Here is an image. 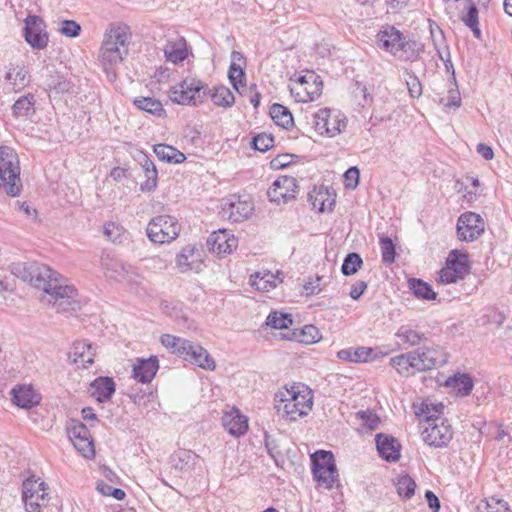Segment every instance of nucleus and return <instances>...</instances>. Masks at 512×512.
<instances>
[{"instance_id":"obj_1","label":"nucleus","mask_w":512,"mask_h":512,"mask_svg":"<svg viewBox=\"0 0 512 512\" xmlns=\"http://www.w3.org/2000/svg\"><path fill=\"white\" fill-rule=\"evenodd\" d=\"M130 39V28L126 25L113 26L105 32L100 49V58L107 73V66L121 63L128 54Z\"/></svg>"},{"instance_id":"obj_2","label":"nucleus","mask_w":512,"mask_h":512,"mask_svg":"<svg viewBox=\"0 0 512 512\" xmlns=\"http://www.w3.org/2000/svg\"><path fill=\"white\" fill-rule=\"evenodd\" d=\"M274 408L278 415L295 421L311 411L312 397L310 392H300L295 387L286 388L275 395Z\"/></svg>"},{"instance_id":"obj_3","label":"nucleus","mask_w":512,"mask_h":512,"mask_svg":"<svg viewBox=\"0 0 512 512\" xmlns=\"http://www.w3.org/2000/svg\"><path fill=\"white\" fill-rule=\"evenodd\" d=\"M10 197L21 194L23 185L20 179L18 156L7 146L0 147V186Z\"/></svg>"},{"instance_id":"obj_4","label":"nucleus","mask_w":512,"mask_h":512,"mask_svg":"<svg viewBox=\"0 0 512 512\" xmlns=\"http://www.w3.org/2000/svg\"><path fill=\"white\" fill-rule=\"evenodd\" d=\"M313 479L318 486L332 489L338 481V471L334 455L330 451L319 450L311 455Z\"/></svg>"},{"instance_id":"obj_5","label":"nucleus","mask_w":512,"mask_h":512,"mask_svg":"<svg viewBox=\"0 0 512 512\" xmlns=\"http://www.w3.org/2000/svg\"><path fill=\"white\" fill-rule=\"evenodd\" d=\"M180 232L178 220L169 215H159L147 225L146 233L150 241L156 244L170 243Z\"/></svg>"},{"instance_id":"obj_6","label":"nucleus","mask_w":512,"mask_h":512,"mask_svg":"<svg viewBox=\"0 0 512 512\" xmlns=\"http://www.w3.org/2000/svg\"><path fill=\"white\" fill-rule=\"evenodd\" d=\"M416 371L425 372L444 366L449 360V353L440 345L423 346L412 350Z\"/></svg>"},{"instance_id":"obj_7","label":"nucleus","mask_w":512,"mask_h":512,"mask_svg":"<svg viewBox=\"0 0 512 512\" xmlns=\"http://www.w3.org/2000/svg\"><path fill=\"white\" fill-rule=\"evenodd\" d=\"M207 85L197 79H185L179 85L169 90V98L173 103L180 105L197 106L203 102L201 91L205 90Z\"/></svg>"},{"instance_id":"obj_8","label":"nucleus","mask_w":512,"mask_h":512,"mask_svg":"<svg viewBox=\"0 0 512 512\" xmlns=\"http://www.w3.org/2000/svg\"><path fill=\"white\" fill-rule=\"evenodd\" d=\"M101 267L107 278L118 282L126 281L131 284H137L140 278L139 273L134 267L126 262L111 257L109 254L101 256Z\"/></svg>"},{"instance_id":"obj_9","label":"nucleus","mask_w":512,"mask_h":512,"mask_svg":"<svg viewBox=\"0 0 512 512\" xmlns=\"http://www.w3.org/2000/svg\"><path fill=\"white\" fill-rule=\"evenodd\" d=\"M485 230L483 218L474 212H465L457 220L456 233L460 241L473 242Z\"/></svg>"},{"instance_id":"obj_10","label":"nucleus","mask_w":512,"mask_h":512,"mask_svg":"<svg viewBox=\"0 0 512 512\" xmlns=\"http://www.w3.org/2000/svg\"><path fill=\"white\" fill-rule=\"evenodd\" d=\"M24 38L33 48L42 50L47 47L49 36L44 20L37 15H28L24 20Z\"/></svg>"},{"instance_id":"obj_11","label":"nucleus","mask_w":512,"mask_h":512,"mask_svg":"<svg viewBox=\"0 0 512 512\" xmlns=\"http://www.w3.org/2000/svg\"><path fill=\"white\" fill-rule=\"evenodd\" d=\"M65 281L66 279L63 276L52 270L49 266L34 262L31 281H29L34 287L42 289L49 295L60 282Z\"/></svg>"},{"instance_id":"obj_12","label":"nucleus","mask_w":512,"mask_h":512,"mask_svg":"<svg viewBox=\"0 0 512 512\" xmlns=\"http://www.w3.org/2000/svg\"><path fill=\"white\" fill-rule=\"evenodd\" d=\"M254 205L249 199H242L240 196L231 195L223 199L221 214L233 222L246 220L253 212Z\"/></svg>"},{"instance_id":"obj_13","label":"nucleus","mask_w":512,"mask_h":512,"mask_svg":"<svg viewBox=\"0 0 512 512\" xmlns=\"http://www.w3.org/2000/svg\"><path fill=\"white\" fill-rule=\"evenodd\" d=\"M49 296L48 300L57 310V312H73L79 307V303L76 300L77 291L72 285H68L65 282H60Z\"/></svg>"},{"instance_id":"obj_14","label":"nucleus","mask_w":512,"mask_h":512,"mask_svg":"<svg viewBox=\"0 0 512 512\" xmlns=\"http://www.w3.org/2000/svg\"><path fill=\"white\" fill-rule=\"evenodd\" d=\"M453 436L452 427L445 419L434 421L423 430L422 438L431 447L441 448L448 445Z\"/></svg>"},{"instance_id":"obj_15","label":"nucleus","mask_w":512,"mask_h":512,"mask_svg":"<svg viewBox=\"0 0 512 512\" xmlns=\"http://www.w3.org/2000/svg\"><path fill=\"white\" fill-rule=\"evenodd\" d=\"M298 192L297 180L291 176L278 177L267 191L271 202L288 203L296 198Z\"/></svg>"},{"instance_id":"obj_16","label":"nucleus","mask_w":512,"mask_h":512,"mask_svg":"<svg viewBox=\"0 0 512 512\" xmlns=\"http://www.w3.org/2000/svg\"><path fill=\"white\" fill-rule=\"evenodd\" d=\"M74 447L86 458L95 455L94 444L89 429L81 422H74L68 428Z\"/></svg>"},{"instance_id":"obj_17","label":"nucleus","mask_w":512,"mask_h":512,"mask_svg":"<svg viewBox=\"0 0 512 512\" xmlns=\"http://www.w3.org/2000/svg\"><path fill=\"white\" fill-rule=\"evenodd\" d=\"M182 353L180 357L202 369H215L216 365L214 359L210 356L208 351L198 343L188 340L186 347H182Z\"/></svg>"},{"instance_id":"obj_18","label":"nucleus","mask_w":512,"mask_h":512,"mask_svg":"<svg viewBox=\"0 0 512 512\" xmlns=\"http://www.w3.org/2000/svg\"><path fill=\"white\" fill-rule=\"evenodd\" d=\"M176 267L180 272L185 273L188 271L199 272L203 263V252L195 245L185 246L180 253L177 254Z\"/></svg>"},{"instance_id":"obj_19","label":"nucleus","mask_w":512,"mask_h":512,"mask_svg":"<svg viewBox=\"0 0 512 512\" xmlns=\"http://www.w3.org/2000/svg\"><path fill=\"white\" fill-rule=\"evenodd\" d=\"M314 126L319 134L333 137L341 132V127H345V124L338 116L331 117V110L324 108L314 114Z\"/></svg>"},{"instance_id":"obj_20","label":"nucleus","mask_w":512,"mask_h":512,"mask_svg":"<svg viewBox=\"0 0 512 512\" xmlns=\"http://www.w3.org/2000/svg\"><path fill=\"white\" fill-rule=\"evenodd\" d=\"M237 245L238 239L225 229L215 231L207 238V246L218 255L230 254Z\"/></svg>"},{"instance_id":"obj_21","label":"nucleus","mask_w":512,"mask_h":512,"mask_svg":"<svg viewBox=\"0 0 512 512\" xmlns=\"http://www.w3.org/2000/svg\"><path fill=\"white\" fill-rule=\"evenodd\" d=\"M376 448L379 455L387 462H396L401 456V444L388 434L379 433L375 436Z\"/></svg>"},{"instance_id":"obj_22","label":"nucleus","mask_w":512,"mask_h":512,"mask_svg":"<svg viewBox=\"0 0 512 512\" xmlns=\"http://www.w3.org/2000/svg\"><path fill=\"white\" fill-rule=\"evenodd\" d=\"M158 369L159 361L157 357L137 358L133 364L132 375L138 382L147 384L154 379Z\"/></svg>"},{"instance_id":"obj_23","label":"nucleus","mask_w":512,"mask_h":512,"mask_svg":"<svg viewBox=\"0 0 512 512\" xmlns=\"http://www.w3.org/2000/svg\"><path fill=\"white\" fill-rule=\"evenodd\" d=\"M94 357L95 348L85 340L75 341L69 351V358L78 368H88L93 364Z\"/></svg>"},{"instance_id":"obj_24","label":"nucleus","mask_w":512,"mask_h":512,"mask_svg":"<svg viewBox=\"0 0 512 512\" xmlns=\"http://www.w3.org/2000/svg\"><path fill=\"white\" fill-rule=\"evenodd\" d=\"M13 403L23 409L37 406L41 401V395L31 385L16 386L11 390Z\"/></svg>"},{"instance_id":"obj_25","label":"nucleus","mask_w":512,"mask_h":512,"mask_svg":"<svg viewBox=\"0 0 512 512\" xmlns=\"http://www.w3.org/2000/svg\"><path fill=\"white\" fill-rule=\"evenodd\" d=\"M396 338L400 341L405 349L412 348L424 344L427 336L417 326L401 325L395 333Z\"/></svg>"},{"instance_id":"obj_26","label":"nucleus","mask_w":512,"mask_h":512,"mask_svg":"<svg viewBox=\"0 0 512 512\" xmlns=\"http://www.w3.org/2000/svg\"><path fill=\"white\" fill-rule=\"evenodd\" d=\"M225 430L232 436L239 437L248 430V419L238 409L226 412L222 417Z\"/></svg>"},{"instance_id":"obj_27","label":"nucleus","mask_w":512,"mask_h":512,"mask_svg":"<svg viewBox=\"0 0 512 512\" xmlns=\"http://www.w3.org/2000/svg\"><path fill=\"white\" fill-rule=\"evenodd\" d=\"M403 35L395 27H389L380 31L377 35V45L397 56L400 52V47L403 45Z\"/></svg>"},{"instance_id":"obj_28","label":"nucleus","mask_w":512,"mask_h":512,"mask_svg":"<svg viewBox=\"0 0 512 512\" xmlns=\"http://www.w3.org/2000/svg\"><path fill=\"white\" fill-rule=\"evenodd\" d=\"M246 65V60L242 53L238 51H232L231 53V64L228 70V78L233 88L239 91V85H243L246 79V73L243 66Z\"/></svg>"},{"instance_id":"obj_29","label":"nucleus","mask_w":512,"mask_h":512,"mask_svg":"<svg viewBox=\"0 0 512 512\" xmlns=\"http://www.w3.org/2000/svg\"><path fill=\"white\" fill-rule=\"evenodd\" d=\"M308 200L318 212L332 211L335 205V199L325 187L314 188L309 192Z\"/></svg>"},{"instance_id":"obj_30","label":"nucleus","mask_w":512,"mask_h":512,"mask_svg":"<svg viewBox=\"0 0 512 512\" xmlns=\"http://www.w3.org/2000/svg\"><path fill=\"white\" fill-rule=\"evenodd\" d=\"M90 390L98 402H106L115 393V383L110 377H98L90 384Z\"/></svg>"},{"instance_id":"obj_31","label":"nucleus","mask_w":512,"mask_h":512,"mask_svg":"<svg viewBox=\"0 0 512 512\" xmlns=\"http://www.w3.org/2000/svg\"><path fill=\"white\" fill-rule=\"evenodd\" d=\"M200 460L201 458L198 454L188 449H179L171 456L173 466L182 471L195 469Z\"/></svg>"},{"instance_id":"obj_32","label":"nucleus","mask_w":512,"mask_h":512,"mask_svg":"<svg viewBox=\"0 0 512 512\" xmlns=\"http://www.w3.org/2000/svg\"><path fill=\"white\" fill-rule=\"evenodd\" d=\"M163 51L166 60L174 64L184 61L188 56L187 43L184 38L167 42Z\"/></svg>"},{"instance_id":"obj_33","label":"nucleus","mask_w":512,"mask_h":512,"mask_svg":"<svg viewBox=\"0 0 512 512\" xmlns=\"http://www.w3.org/2000/svg\"><path fill=\"white\" fill-rule=\"evenodd\" d=\"M446 264L452 267L461 279H464L471 270L468 255L457 249L450 251Z\"/></svg>"},{"instance_id":"obj_34","label":"nucleus","mask_w":512,"mask_h":512,"mask_svg":"<svg viewBox=\"0 0 512 512\" xmlns=\"http://www.w3.org/2000/svg\"><path fill=\"white\" fill-rule=\"evenodd\" d=\"M446 386L451 387L460 396H468L473 389L474 382L469 374L457 373L446 380Z\"/></svg>"},{"instance_id":"obj_35","label":"nucleus","mask_w":512,"mask_h":512,"mask_svg":"<svg viewBox=\"0 0 512 512\" xmlns=\"http://www.w3.org/2000/svg\"><path fill=\"white\" fill-rule=\"evenodd\" d=\"M390 365L396 369L401 376L408 377L417 372L412 351L392 357L390 359Z\"/></svg>"},{"instance_id":"obj_36","label":"nucleus","mask_w":512,"mask_h":512,"mask_svg":"<svg viewBox=\"0 0 512 512\" xmlns=\"http://www.w3.org/2000/svg\"><path fill=\"white\" fill-rule=\"evenodd\" d=\"M444 408L445 406L442 403L433 404L424 401L415 411V414L420 419V421H426L428 424H430L441 419L440 415L443 413Z\"/></svg>"},{"instance_id":"obj_37","label":"nucleus","mask_w":512,"mask_h":512,"mask_svg":"<svg viewBox=\"0 0 512 512\" xmlns=\"http://www.w3.org/2000/svg\"><path fill=\"white\" fill-rule=\"evenodd\" d=\"M373 353L372 348L368 347H357L342 349L337 352V357L343 361L351 363L367 362Z\"/></svg>"},{"instance_id":"obj_38","label":"nucleus","mask_w":512,"mask_h":512,"mask_svg":"<svg viewBox=\"0 0 512 512\" xmlns=\"http://www.w3.org/2000/svg\"><path fill=\"white\" fill-rule=\"evenodd\" d=\"M153 151L161 161L167 163L178 164L184 162L186 159L184 153L167 144H156L153 147Z\"/></svg>"},{"instance_id":"obj_39","label":"nucleus","mask_w":512,"mask_h":512,"mask_svg":"<svg viewBox=\"0 0 512 512\" xmlns=\"http://www.w3.org/2000/svg\"><path fill=\"white\" fill-rule=\"evenodd\" d=\"M38 484L37 481L31 479L23 482L22 499L27 512H38L41 507L39 502L34 501L35 493L39 491Z\"/></svg>"},{"instance_id":"obj_40","label":"nucleus","mask_w":512,"mask_h":512,"mask_svg":"<svg viewBox=\"0 0 512 512\" xmlns=\"http://www.w3.org/2000/svg\"><path fill=\"white\" fill-rule=\"evenodd\" d=\"M35 99L32 94L20 97L12 106V114L16 118H30L35 113Z\"/></svg>"},{"instance_id":"obj_41","label":"nucleus","mask_w":512,"mask_h":512,"mask_svg":"<svg viewBox=\"0 0 512 512\" xmlns=\"http://www.w3.org/2000/svg\"><path fill=\"white\" fill-rule=\"evenodd\" d=\"M269 113L275 124L284 129H289L294 124L290 110L281 104L274 103Z\"/></svg>"},{"instance_id":"obj_42","label":"nucleus","mask_w":512,"mask_h":512,"mask_svg":"<svg viewBox=\"0 0 512 512\" xmlns=\"http://www.w3.org/2000/svg\"><path fill=\"white\" fill-rule=\"evenodd\" d=\"M430 33L437 54L447 67V62H450V51L448 45L446 44L443 31L438 26H436V29H434L432 25H430Z\"/></svg>"},{"instance_id":"obj_43","label":"nucleus","mask_w":512,"mask_h":512,"mask_svg":"<svg viewBox=\"0 0 512 512\" xmlns=\"http://www.w3.org/2000/svg\"><path fill=\"white\" fill-rule=\"evenodd\" d=\"M211 100L216 106L228 108L231 107L235 102V97L231 90L224 86H215L211 91Z\"/></svg>"},{"instance_id":"obj_44","label":"nucleus","mask_w":512,"mask_h":512,"mask_svg":"<svg viewBox=\"0 0 512 512\" xmlns=\"http://www.w3.org/2000/svg\"><path fill=\"white\" fill-rule=\"evenodd\" d=\"M134 105L142 111L150 113L154 116L161 117L165 115L162 103L151 97H137L134 99Z\"/></svg>"},{"instance_id":"obj_45","label":"nucleus","mask_w":512,"mask_h":512,"mask_svg":"<svg viewBox=\"0 0 512 512\" xmlns=\"http://www.w3.org/2000/svg\"><path fill=\"white\" fill-rule=\"evenodd\" d=\"M408 284L409 288L417 298L424 300L436 299L437 294L432 290L431 286L423 280L411 278L409 279Z\"/></svg>"},{"instance_id":"obj_46","label":"nucleus","mask_w":512,"mask_h":512,"mask_svg":"<svg viewBox=\"0 0 512 512\" xmlns=\"http://www.w3.org/2000/svg\"><path fill=\"white\" fill-rule=\"evenodd\" d=\"M265 323L273 329H287L293 324V319L289 313L273 311L269 313Z\"/></svg>"},{"instance_id":"obj_47","label":"nucleus","mask_w":512,"mask_h":512,"mask_svg":"<svg viewBox=\"0 0 512 512\" xmlns=\"http://www.w3.org/2000/svg\"><path fill=\"white\" fill-rule=\"evenodd\" d=\"M27 71L24 67H13L6 73L5 79L13 86L15 91L25 86Z\"/></svg>"},{"instance_id":"obj_48","label":"nucleus","mask_w":512,"mask_h":512,"mask_svg":"<svg viewBox=\"0 0 512 512\" xmlns=\"http://www.w3.org/2000/svg\"><path fill=\"white\" fill-rule=\"evenodd\" d=\"M362 264L363 260L358 253H348L344 258L343 264L341 266V272L345 276L354 275L357 273Z\"/></svg>"},{"instance_id":"obj_49","label":"nucleus","mask_w":512,"mask_h":512,"mask_svg":"<svg viewBox=\"0 0 512 512\" xmlns=\"http://www.w3.org/2000/svg\"><path fill=\"white\" fill-rule=\"evenodd\" d=\"M423 51V45L415 40H406L403 38V45L397 55L405 60L416 58Z\"/></svg>"},{"instance_id":"obj_50","label":"nucleus","mask_w":512,"mask_h":512,"mask_svg":"<svg viewBox=\"0 0 512 512\" xmlns=\"http://www.w3.org/2000/svg\"><path fill=\"white\" fill-rule=\"evenodd\" d=\"M160 341L163 346L173 349L174 353L181 356V354H183L182 347H186L188 340L171 334H163Z\"/></svg>"},{"instance_id":"obj_51","label":"nucleus","mask_w":512,"mask_h":512,"mask_svg":"<svg viewBox=\"0 0 512 512\" xmlns=\"http://www.w3.org/2000/svg\"><path fill=\"white\" fill-rule=\"evenodd\" d=\"M396 487L400 496L409 499L415 493L416 484L410 476L403 475L398 478Z\"/></svg>"},{"instance_id":"obj_52","label":"nucleus","mask_w":512,"mask_h":512,"mask_svg":"<svg viewBox=\"0 0 512 512\" xmlns=\"http://www.w3.org/2000/svg\"><path fill=\"white\" fill-rule=\"evenodd\" d=\"M379 244L382 252V261L387 264L393 263L395 261L396 251L392 239L388 236H383L380 238Z\"/></svg>"},{"instance_id":"obj_53","label":"nucleus","mask_w":512,"mask_h":512,"mask_svg":"<svg viewBox=\"0 0 512 512\" xmlns=\"http://www.w3.org/2000/svg\"><path fill=\"white\" fill-rule=\"evenodd\" d=\"M34 262H17L10 266L11 273L24 282L31 281Z\"/></svg>"},{"instance_id":"obj_54","label":"nucleus","mask_w":512,"mask_h":512,"mask_svg":"<svg viewBox=\"0 0 512 512\" xmlns=\"http://www.w3.org/2000/svg\"><path fill=\"white\" fill-rule=\"evenodd\" d=\"M323 82L318 76V81H311L310 84L304 87L305 96L300 97V101L308 102L316 100L322 93Z\"/></svg>"},{"instance_id":"obj_55","label":"nucleus","mask_w":512,"mask_h":512,"mask_svg":"<svg viewBox=\"0 0 512 512\" xmlns=\"http://www.w3.org/2000/svg\"><path fill=\"white\" fill-rule=\"evenodd\" d=\"M478 512H510L508 503L504 500L483 501L477 506Z\"/></svg>"},{"instance_id":"obj_56","label":"nucleus","mask_w":512,"mask_h":512,"mask_svg":"<svg viewBox=\"0 0 512 512\" xmlns=\"http://www.w3.org/2000/svg\"><path fill=\"white\" fill-rule=\"evenodd\" d=\"M252 147L260 152H266L274 145V138L270 134L261 133L253 137Z\"/></svg>"},{"instance_id":"obj_57","label":"nucleus","mask_w":512,"mask_h":512,"mask_svg":"<svg viewBox=\"0 0 512 512\" xmlns=\"http://www.w3.org/2000/svg\"><path fill=\"white\" fill-rule=\"evenodd\" d=\"M146 180L141 183L140 190L142 192H151L155 190L158 183V172L156 166H151V169L144 172Z\"/></svg>"},{"instance_id":"obj_58","label":"nucleus","mask_w":512,"mask_h":512,"mask_svg":"<svg viewBox=\"0 0 512 512\" xmlns=\"http://www.w3.org/2000/svg\"><path fill=\"white\" fill-rule=\"evenodd\" d=\"M405 79L409 95L412 98H419L422 95V85L419 78L414 74L407 72Z\"/></svg>"},{"instance_id":"obj_59","label":"nucleus","mask_w":512,"mask_h":512,"mask_svg":"<svg viewBox=\"0 0 512 512\" xmlns=\"http://www.w3.org/2000/svg\"><path fill=\"white\" fill-rule=\"evenodd\" d=\"M59 31L67 37L74 38L80 34L81 26L73 20H63L60 24Z\"/></svg>"},{"instance_id":"obj_60","label":"nucleus","mask_w":512,"mask_h":512,"mask_svg":"<svg viewBox=\"0 0 512 512\" xmlns=\"http://www.w3.org/2000/svg\"><path fill=\"white\" fill-rule=\"evenodd\" d=\"M48 87L50 90H53L56 93H65V92H69L72 86L69 81L64 79L62 76L57 75V76L51 77V80L48 83Z\"/></svg>"},{"instance_id":"obj_61","label":"nucleus","mask_w":512,"mask_h":512,"mask_svg":"<svg viewBox=\"0 0 512 512\" xmlns=\"http://www.w3.org/2000/svg\"><path fill=\"white\" fill-rule=\"evenodd\" d=\"M459 280L462 279L458 277V274L455 272V270L452 267L448 266L447 264L439 271V283L451 284L456 283Z\"/></svg>"},{"instance_id":"obj_62","label":"nucleus","mask_w":512,"mask_h":512,"mask_svg":"<svg viewBox=\"0 0 512 512\" xmlns=\"http://www.w3.org/2000/svg\"><path fill=\"white\" fill-rule=\"evenodd\" d=\"M352 93L356 99H359L358 104L362 107H364L369 102V100H371L366 86L358 81L355 82Z\"/></svg>"},{"instance_id":"obj_63","label":"nucleus","mask_w":512,"mask_h":512,"mask_svg":"<svg viewBox=\"0 0 512 512\" xmlns=\"http://www.w3.org/2000/svg\"><path fill=\"white\" fill-rule=\"evenodd\" d=\"M121 233L122 227L115 223H107L104 226V235L107 237L108 240L114 243L121 242Z\"/></svg>"},{"instance_id":"obj_64","label":"nucleus","mask_w":512,"mask_h":512,"mask_svg":"<svg viewBox=\"0 0 512 512\" xmlns=\"http://www.w3.org/2000/svg\"><path fill=\"white\" fill-rule=\"evenodd\" d=\"M360 172L356 166L350 167L345 173V186L346 188L355 189L359 183Z\"/></svg>"}]
</instances>
